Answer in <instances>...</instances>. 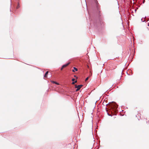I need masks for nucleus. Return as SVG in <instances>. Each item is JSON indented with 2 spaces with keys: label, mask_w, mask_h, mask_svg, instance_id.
<instances>
[{
  "label": "nucleus",
  "mask_w": 149,
  "mask_h": 149,
  "mask_svg": "<svg viewBox=\"0 0 149 149\" xmlns=\"http://www.w3.org/2000/svg\"><path fill=\"white\" fill-rule=\"evenodd\" d=\"M110 105L111 106V109L113 112L116 113L117 112L118 110L117 108L118 106L117 105L116 103L114 102L111 103Z\"/></svg>",
  "instance_id": "nucleus-1"
},
{
  "label": "nucleus",
  "mask_w": 149,
  "mask_h": 149,
  "mask_svg": "<svg viewBox=\"0 0 149 149\" xmlns=\"http://www.w3.org/2000/svg\"><path fill=\"white\" fill-rule=\"evenodd\" d=\"M75 88H77V89L76 90V91H77L81 88V87L83 86L82 85H79L77 86V85H75Z\"/></svg>",
  "instance_id": "nucleus-2"
},
{
  "label": "nucleus",
  "mask_w": 149,
  "mask_h": 149,
  "mask_svg": "<svg viewBox=\"0 0 149 149\" xmlns=\"http://www.w3.org/2000/svg\"><path fill=\"white\" fill-rule=\"evenodd\" d=\"M70 63H69L63 65L62 66L61 69V70H62L63 69V68H65V67H66L67 66H68L69 64Z\"/></svg>",
  "instance_id": "nucleus-3"
},
{
  "label": "nucleus",
  "mask_w": 149,
  "mask_h": 149,
  "mask_svg": "<svg viewBox=\"0 0 149 149\" xmlns=\"http://www.w3.org/2000/svg\"><path fill=\"white\" fill-rule=\"evenodd\" d=\"M48 73H49V72L48 71H47L46 72L45 75L44 76V77H47V75L48 74Z\"/></svg>",
  "instance_id": "nucleus-4"
},
{
  "label": "nucleus",
  "mask_w": 149,
  "mask_h": 149,
  "mask_svg": "<svg viewBox=\"0 0 149 149\" xmlns=\"http://www.w3.org/2000/svg\"><path fill=\"white\" fill-rule=\"evenodd\" d=\"M73 68L76 71H77L78 70L77 69L74 67H73Z\"/></svg>",
  "instance_id": "nucleus-5"
},
{
  "label": "nucleus",
  "mask_w": 149,
  "mask_h": 149,
  "mask_svg": "<svg viewBox=\"0 0 149 149\" xmlns=\"http://www.w3.org/2000/svg\"><path fill=\"white\" fill-rule=\"evenodd\" d=\"M88 79V77H87L85 79V81H86Z\"/></svg>",
  "instance_id": "nucleus-6"
},
{
  "label": "nucleus",
  "mask_w": 149,
  "mask_h": 149,
  "mask_svg": "<svg viewBox=\"0 0 149 149\" xmlns=\"http://www.w3.org/2000/svg\"><path fill=\"white\" fill-rule=\"evenodd\" d=\"M114 65V66L113 68V69H115L116 68V66L114 65Z\"/></svg>",
  "instance_id": "nucleus-7"
},
{
  "label": "nucleus",
  "mask_w": 149,
  "mask_h": 149,
  "mask_svg": "<svg viewBox=\"0 0 149 149\" xmlns=\"http://www.w3.org/2000/svg\"><path fill=\"white\" fill-rule=\"evenodd\" d=\"M53 82L54 83H55V84H58L56 82H55L54 81H53Z\"/></svg>",
  "instance_id": "nucleus-8"
},
{
  "label": "nucleus",
  "mask_w": 149,
  "mask_h": 149,
  "mask_svg": "<svg viewBox=\"0 0 149 149\" xmlns=\"http://www.w3.org/2000/svg\"><path fill=\"white\" fill-rule=\"evenodd\" d=\"M74 80H75V79H74V78H73V79H72V81H74Z\"/></svg>",
  "instance_id": "nucleus-9"
},
{
  "label": "nucleus",
  "mask_w": 149,
  "mask_h": 149,
  "mask_svg": "<svg viewBox=\"0 0 149 149\" xmlns=\"http://www.w3.org/2000/svg\"><path fill=\"white\" fill-rule=\"evenodd\" d=\"M19 7V5L18 4L17 8H18Z\"/></svg>",
  "instance_id": "nucleus-10"
},
{
  "label": "nucleus",
  "mask_w": 149,
  "mask_h": 149,
  "mask_svg": "<svg viewBox=\"0 0 149 149\" xmlns=\"http://www.w3.org/2000/svg\"><path fill=\"white\" fill-rule=\"evenodd\" d=\"M75 84V83H74V82H73L72 83V84Z\"/></svg>",
  "instance_id": "nucleus-11"
},
{
  "label": "nucleus",
  "mask_w": 149,
  "mask_h": 149,
  "mask_svg": "<svg viewBox=\"0 0 149 149\" xmlns=\"http://www.w3.org/2000/svg\"><path fill=\"white\" fill-rule=\"evenodd\" d=\"M74 83H76L77 82V81H75L74 82Z\"/></svg>",
  "instance_id": "nucleus-12"
},
{
  "label": "nucleus",
  "mask_w": 149,
  "mask_h": 149,
  "mask_svg": "<svg viewBox=\"0 0 149 149\" xmlns=\"http://www.w3.org/2000/svg\"><path fill=\"white\" fill-rule=\"evenodd\" d=\"M72 71H73V72H75L74 70H72Z\"/></svg>",
  "instance_id": "nucleus-13"
}]
</instances>
